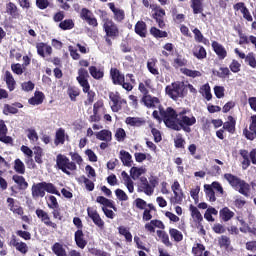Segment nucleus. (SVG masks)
<instances>
[{"label":"nucleus","instance_id":"49","mask_svg":"<svg viewBox=\"0 0 256 256\" xmlns=\"http://www.w3.org/2000/svg\"><path fill=\"white\" fill-rule=\"evenodd\" d=\"M204 191L206 193V197L209 198V201L211 203H215V201H217V197H215V190L213 189V187L211 185L205 184Z\"/></svg>","mask_w":256,"mask_h":256},{"label":"nucleus","instance_id":"11","mask_svg":"<svg viewBox=\"0 0 256 256\" xmlns=\"http://www.w3.org/2000/svg\"><path fill=\"white\" fill-rule=\"evenodd\" d=\"M87 215L98 229H101V230L105 229V221H103L97 209L93 207H88Z\"/></svg>","mask_w":256,"mask_h":256},{"label":"nucleus","instance_id":"12","mask_svg":"<svg viewBox=\"0 0 256 256\" xmlns=\"http://www.w3.org/2000/svg\"><path fill=\"white\" fill-rule=\"evenodd\" d=\"M80 19L82 21H86L90 27H99V22H97V18L89 8H82L80 11Z\"/></svg>","mask_w":256,"mask_h":256},{"label":"nucleus","instance_id":"19","mask_svg":"<svg viewBox=\"0 0 256 256\" xmlns=\"http://www.w3.org/2000/svg\"><path fill=\"white\" fill-rule=\"evenodd\" d=\"M19 109H23V104L20 102L13 103L12 105L5 104L3 108L4 115H17L19 113Z\"/></svg>","mask_w":256,"mask_h":256},{"label":"nucleus","instance_id":"25","mask_svg":"<svg viewBox=\"0 0 256 256\" xmlns=\"http://www.w3.org/2000/svg\"><path fill=\"white\" fill-rule=\"evenodd\" d=\"M126 125H130V127H143L147 124V121L141 117H127L125 120Z\"/></svg>","mask_w":256,"mask_h":256},{"label":"nucleus","instance_id":"55","mask_svg":"<svg viewBox=\"0 0 256 256\" xmlns=\"http://www.w3.org/2000/svg\"><path fill=\"white\" fill-rule=\"evenodd\" d=\"M169 235H170L171 239H174V241H176V243L183 241V233H181V231H179L175 228L169 229Z\"/></svg>","mask_w":256,"mask_h":256},{"label":"nucleus","instance_id":"57","mask_svg":"<svg viewBox=\"0 0 256 256\" xmlns=\"http://www.w3.org/2000/svg\"><path fill=\"white\" fill-rule=\"evenodd\" d=\"M36 7L43 11L48 7L53 8V3L51 0H36Z\"/></svg>","mask_w":256,"mask_h":256},{"label":"nucleus","instance_id":"14","mask_svg":"<svg viewBox=\"0 0 256 256\" xmlns=\"http://www.w3.org/2000/svg\"><path fill=\"white\" fill-rule=\"evenodd\" d=\"M108 7L112 11L116 23H123L125 21V10L115 7L113 2L108 3Z\"/></svg>","mask_w":256,"mask_h":256},{"label":"nucleus","instance_id":"45","mask_svg":"<svg viewBox=\"0 0 256 256\" xmlns=\"http://www.w3.org/2000/svg\"><path fill=\"white\" fill-rule=\"evenodd\" d=\"M190 7L193 10L194 15L203 13V0H191Z\"/></svg>","mask_w":256,"mask_h":256},{"label":"nucleus","instance_id":"31","mask_svg":"<svg viewBox=\"0 0 256 256\" xmlns=\"http://www.w3.org/2000/svg\"><path fill=\"white\" fill-rule=\"evenodd\" d=\"M12 181L18 185L20 191H25L29 187V183L25 180V177L20 175H13Z\"/></svg>","mask_w":256,"mask_h":256},{"label":"nucleus","instance_id":"4","mask_svg":"<svg viewBox=\"0 0 256 256\" xmlns=\"http://www.w3.org/2000/svg\"><path fill=\"white\" fill-rule=\"evenodd\" d=\"M224 179L227 180L229 185L232 186L235 191H238V193L244 195V197H249L251 193V185L245 182V180H242L238 176L231 173L224 174Z\"/></svg>","mask_w":256,"mask_h":256},{"label":"nucleus","instance_id":"39","mask_svg":"<svg viewBox=\"0 0 256 256\" xmlns=\"http://www.w3.org/2000/svg\"><path fill=\"white\" fill-rule=\"evenodd\" d=\"M142 103L148 108L155 107V104L159 103V98L146 94L142 97Z\"/></svg>","mask_w":256,"mask_h":256},{"label":"nucleus","instance_id":"43","mask_svg":"<svg viewBox=\"0 0 256 256\" xmlns=\"http://www.w3.org/2000/svg\"><path fill=\"white\" fill-rule=\"evenodd\" d=\"M6 13H8V15H11L13 19H17L19 17V9L17 8V5H15V3L13 2H9L6 5Z\"/></svg>","mask_w":256,"mask_h":256},{"label":"nucleus","instance_id":"63","mask_svg":"<svg viewBox=\"0 0 256 256\" xmlns=\"http://www.w3.org/2000/svg\"><path fill=\"white\" fill-rule=\"evenodd\" d=\"M243 135L248 139V141H255L256 139V128L254 130H250L246 128L243 129Z\"/></svg>","mask_w":256,"mask_h":256},{"label":"nucleus","instance_id":"62","mask_svg":"<svg viewBox=\"0 0 256 256\" xmlns=\"http://www.w3.org/2000/svg\"><path fill=\"white\" fill-rule=\"evenodd\" d=\"M157 236L159 237V239H161L162 243H164V245H171V242L169 241V234H167V232L162 231V230H157Z\"/></svg>","mask_w":256,"mask_h":256},{"label":"nucleus","instance_id":"27","mask_svg":"<svg viewBox=\"0 0 256 256\" xmlns=\"http://www.w3.org/2000/svg\"><path fill=\"white\" fill-rule=\"evenodd\" d=\"M236 125H237V120H235L233 116H228V121L223 123L222 129H224V131H227L231 135H235Z\"/></svg>","mask_w":256,"mask_h":256},{"label":"nucleus","instance_id":"8","mask_svg":"<svg viewBox=\"0 0 256 256\" xmlns=\"http://www.w3.org/2000/svg\"><path fill=\"white\" fill-rule=\"evenodd\" d=\"M174 196L170 199L172 205H183V200L185 199V193L181 188L179 181L175 180L171 186Z\"/></svg>","mask_w":256,"mask_h":256},{"label":"nucleus","instance_id":"61","mask_svg":"<svg viewBox=\"0 0 256 256\" xmlns=\"http://www.w3.org/2000/svg\"><path fill=\"white\" fill-rule=\"evenodd\" d=\"M185 140L183 139V134L176 135L174 139V146L176 149H185Z\"/></svg>","mask_w":256,"mask_h":256},{"label":"nucleus","instance_id":"42","mask_svg":"<svg viewBox=\"0 0 256 256\" xmlns=\"http://www.w3.org/2000/svg\"><path fill=\"white\" fill-rule=\"evenodd\" d=\"M149 89H151V79H146L138 85V91L142 93L143 97L149 95Z\"/></svg>","mask_w":256,"mask_h":256},{"label":"nucleus","instance_id":"18","mask_svg":"<svg viewBox=\"0 0 256 256\" xmlns=\"http://www.w3.org/2000/svg\"><path fill=\"white\" fill-rule=\"evenodd\" d=\"M36 49H37V54L43 58H45V53L48 56H51L53 53V48L51 46L47 45V43H45V42L37 43Z\"/></svg>","mask_w":256,"mask_h":256},{"label":"nucleus","instance_id":"1","mask_svg":"<svg viewBox=\"0 0 256 256\" xmlns=\"http://www.w3.org/2000/svg\"><path fill=\"white\" fill-rule=\"evenodd\" d=\"M100 19L103 23V31L105 33L104 39L109 47L113 45L111 39H117L119 37V26L107 16V11L100 10Z\"/></svg>","mask_w":256,"mask_h":256},{"label":"nucleus","instance_id":"33","mask_svg":"<svg viewBox=\"0 0 256 256\" xmlns=\"http://www.w3.org/2000/svg\"><path fill=\"white\" fill-rule=\"evenodd\" d=\"M4 81L6 82V85L9 89V91H15V85H17V82H15V78H13V74L9 70L5 72L4 75Z\"/></svg>","mask_w":256,"mask_h":256},{"label":"nucleus","instance_id":"23","mask_svg":"<svg viewBox=\"0 0 256 256\" xmlns=\"http://www.w3.org/2000/svg\"><path fill=\"white\" fill-rule=\"evenodd\" d=\"M212 49H213L214 53H216V55L218 56V58L220 60H223V59H225V57H227V50L219 42L213 41Z\"/></svg>","mask_w":256,"mask_h":256},{"label":"nucleus","instance_id":"34","mask_svg":"<svg viewBox=\"0 0 256 256\" xmlns=\"http://www.w3.org/2000/svg\"><path fill=\"white\" fill-rule=\"evenodd\" d=\"M45 100V94L41 91H36L34 97L28 100L30 105H41Z\"/></svg>","mask_w":256,"mask_h":256},{"label":"nucleus","instance_id":"28","mask_svg":"<svg viewBox=\"0 0 256 256\" xmlns=\"http://www.w3.org/2000/svg\"><path fill=\"white\" fill-rule=\"evenodd\" d=\"M119 159L124 165V167H132L133 165V156L125 150H121L119 154Z\"/></svg>","mask_w":256,"mask_h":256},{"label":"nucleus","instance_id":"47","mask_svg":"<svg viewBox=\"0 0 256 256\" xmlns=\"http://www.w3.org/2000/svg\"><path fill=\"white\" fill-rule=\"evenodd\" d=\"M151 211H157V208L153 203L148 204V208L144 209L142 219L143 221H151L153 219V215H151Z\"/></svg>","mask_w":256,"mask_h":256},{"label":"nucleus","instance_id":"48","mask_svg":"<svg viewBox=\"0 0 256 256\" xmlns=\"http://www.w3.org/2000/svg\"><path fill=\"white\" fill-rule=\"evenodd\" d=\"M58 27L61 28L62 31H71V29H75V22L73 19H65L59 23Z\"/></svg>","mask_w":256,"mask_h":256},{"label":"nucleus","instance_id":"38","mask_svg":"<svg viewBox=\"0 0 256 256\" xmlns=\"http://www.w3.org/2000/svg\"><path fill=\"white\" fill-rule=\"evenodd\" d=\"M67 95L70 98V101H77V97L81 95V89H79L77 86H69L67 89Z\"/></svg>","mask_w":256,"mask_h":256},{"label":"nucleus","instance_id":"26","mask_svg":"<svg viewBox=\"0 0 256 256\" xmlns=\"http://www.w3.org/2000/svg\"><path fill=\"white\" fill-rule=\"evenodd\" d=\"M157 63H159L157 58H150L148 59L146 64L149 73H151V75H154V77L159 76V67L157 66Z\"/></svg>","mask_w":256,"mask_h":256},{"label":"nucleus","instance_id":"41","mask_svg":"<svg viewBox=\"0 0 256 256\" xmlns=\"http://www.w3.org/2000/svg\"><path fill=\"white\" fill-rule=\"evenodd\" d=\"M193 55L196 57V59H206L207 58V50H205V47L198 45L195 46L193 49Z\"/></svg>","mask_w":256,"mask_h":256},{"label":"nucleus","instance_id":"5","mask_svg":"<svg viewBox=\"0 0 256 256\" xmlns=\"http://www.w3.org/2000/svg\"><path fill=\"white\" fill-rule=\"evenodd\" d=\"M159 113L166 127L175 131V129H177V117L179 112L173 109V107H167L166 109H164L162 106H160Z\"/></svg>","mask_w":256,"mask_h":256},{"label":"nucleus","instance_id":"35","mask_svg":"<svg viewBox=\"0 0 256 256\" xmlns=\"http://www.w3.org/2000/svg\"><path fill=\"white\" fill-rule=\"evenodd\" d=\"M121 177L124 181V185L127 187L129 193H133L135 191V186L133 185V180L131 179V176L127 174L125 171H122Z\"/></svg>","mask_w":256,"mask_h":256},{"label":"nucleus","instance_id":"36","mask_svg":"<svg viewBox=\"0 0 256 256\" xmlns=\"http://www.w3.org/2000/svg\"><path fill=\"white\" fill-rule=\"evenodd\" d=\"M89 73L93 79H96L99 81L100 79H103L105 77V72L101 68H97L96 66H90L89 67Z\"/></svg>","mask_w":256,"mask_h":256},{"label":"nucleus","instance_id":"21","mask_svg":"<svg viewBox=\"0 0 256 256\" xmlns=\"http://www.w3.org/2000/svg\"><path fill=\"white\" fill-rule=\"evenodd\" d=\"M134 31L136 35L145 39V37H147V23L143 20L138 21L134 26Z\"/></svg>","mask_w":256,"mask_h":256},{"label":"nucleus","instance_id":"32","mask_svg":"<svg viewBox=\"0 0 256 256\" xmlns=\"http://www.w3.org/2000/svg\"><path fill=\"white\" fill-rule=\"evenodd\" d=\"M145 173H147V169H145L143 167L133 166L130 169V177H131V179H133V181H137V179H139L141 177V175H145Z\"/></svg>","mask_w":256,"mask_h":256},{"label":"nucleus","instance_id":"50","mask_svg":"<svg viewBox=\"0 0 256 256\" xmlns=\"http://www.w3.org/2000/svg\"><path fill=\"white\" fill-rule=\"evenodd\" d=\"M44 185V193H51L52 195H58V197H61V193L57 191V187L54 186L51 182H42Z\"/></svg>","mask_w":256,"mask_h":256},{"label":"nucleus","instance_id":"60","mask_svg":"<svg viewBox=\"0 0 256 256\" xmlns=\"http://www.w3.org/2000/svg\"><path fill=\"white\" fill-rule=\"evenodd\" d=\"M138 191H141V192L145 193V195H148V196L153 195V193L155 192V190H153V187H151L149 182L146 184H141L140 187L138 188Z\"/></svg>","mask_w":256,"mask_h":256},{"label":"nucleus","instance_id":"15","mask_svg":"<svg viewBox=\"0 0 256 256\" xmlns=\"http://www.w3.org/2000/svg\"><path fill=\"white\" fill-rule=\"evenodd\" d=\"M233 7H234V11H240V13H242L243 18L246 21H249V22L253 21V16L251 15V12H249V8L245 6L244 2H238Z\"/></svg>","mask_w":256,"mask_h":256},{"label":"nucleus","instance_id":"10","mask_svg":"<svg viewBox=\"0 0 256 256\" xmlns=\"http://www.w3.org/2000/svg\"><path fill=\"white\" fill-rule=\"evenodd\" d=\"M35 214L36 217H38V219H40V221L46 225V227H51V229L57 231V223L51 221V216H49V213L41 208H37Z\"/></svg>","mask_w":256,"mask_h":256},{"label":"nucleus","instance_id":"9","mask_svg":"<svg viewBox=\"0 0 256 256\" xmlns=\"http://www.w3.org/2000/svg\"><path fill=\"white\" fill-rule=\"evenodd\" d=\"M109 99L112 102L111 109L113 113H119L123 109V105H127V100L121 98L119 92H110Z\"/></svg>","mask_w":256,"mask_h":256},{"label":"nucleus","instance_id":"29","mask_svg":"<svg viewBox=\"0 0 256 256\" xmlns=\"http://www.w3.org/2000/svg\"><path fill=\"white\" fill-rule=\"evenodd\" d=\"M219 217L224 223H227L228 221H231L233 217H235V212L231 211L229 207H224L219 211Z\"/></svg>","mask_w":256,"mask_h":256},{"label":"nucleus","instance_id":"40","mask_svg":"<svg viewBox=\"0 0 256 256\" xmlns=\"http://www.w3.org/2000/svg\"><path fill=\"white\" fill-rule=\"evenodd\" d=\"M187 63L188 61L183 55L176 53V58H174L172 65L175 69H179V67H186Z\"/></svg>","mask_w":256,"mask_h":256},{"label":"nucleus","instance_id":"20","mask_svg":"<svg viewBox=\"0 0 256 256\" xmlns=\"http://www.w3.org/2000/svg\"><path fill=\"white\" fill-rule=\"evenodd\" d=\"M69 139V135L65 134V129L59 128L56 130L54 145L59 147V145H65V140Z\"/></svg>","mask_w":256,"mask_h":256},{"label":"nucleus","instance_id":"24","mask_svg":"<svg viewBox=\"0 0 256 256\" xmlns=\"http://www.w3.org/2000/svg\"><path fill=\"white\" fill-rule=\"evenodd\" d=\"M74 241L79 249L87 247V241L85 240V233H83V230H77L74 233Z\"/></svg>","mask_w":256,"mask_h":256},{"label":"nucleus","instance_id":"13","mask_svg":"<svg viewBox=\"0 0 256 256\" xmlns=\"http://www.w3.org/2000/svg\"><path fill=\"white\" fill-rule=\"evenodd\" d=\"M165 15V9L159 5L152 9V19L156 21L160 29H165Z\"/></svg>","mask_w":256,"mask_h":256},{"label":"nucleus","instance_id":"51","mask_svg":"<svg viewBox=\"0 0 256 256\" xmlns=\"http://www.w3.org/2000/svg\"><path fill=\"white\" fill-rule=\"evenodd\" d=\"M181 73L185 75L186 77H191L192 79H195V77H201L203 74L198 70H191L189 68H181Z\"/></svg>","mask_w":256,"mask_h":256},{"label":"nucleus","instance_id":"56","mask_svg":"<svg viewBox=\"0 0 256 256\" xmlns=\"http://www.w3.org/2000/svg\"><path fill=\"white\" fill-rule=\"evenodd\" d=\"M171 14L173 21H175V23H183V21H185V14H179L177 7H173L171 9Z\"/></svg>","mask_w":256,"mask_h":256},{"label":"nucleus","instance_id":"64","mask_svg":"<svg viewBox=\"0 0 256 256\" xmlns=\"http://www.w3.org/2000/svg\"><path fill=\"white\" fill-rule=\"evenodd\" d=\"M203 251H205V245L197 243L196 246L192 248V253L194 256H203Z\"/></svg>","mask_w":256,"mask_h":256},{"label":"nucleus","instance_id":"17","mask_svg":"<svg viewBox=\"0 0 256 256\" xmlns=\"http://www.w3.org/2000/svg\"><path fill=\"white\" fill-rule=\"evenodd\" d=\"M31 191H32L33 199H39V197L40 198L45 197V187L43 185V182H38L36 184H33Z\"/></svg>","mask_w":256,"mask_h":256},{"label":"nucleus","instance_id":"37","mask_svg":"<svg viewBox=\"0 0 256 256\" xmlns=\"http://www.w3.org/2000/svg\"><path fill=\"white\" fill-rule=\"evenodd\" d=\"M239 154L243 158L242 169H244V170L245 169H249V167L251 166V160H250V156H249V151H247L245 149H241L239 151Z\"/></svg>","mask_w":256,"mask_h":256},{"label":"nucleus","instance_id":"53","mask_svg":"<svg viewBox=\"0 0 256 256\" xmlns=\"http://www.w3.org/2000/svg\"><path fill=\"white\" fill-rule=\"evenodd\" d=\"M150 34H152V36L156 39H163L165 37H168L167 31H162L155 26L150 28Z\"/></svg>","mask_w":256,"mask_h":256},{"label":"nucleus","instance_id":"16","mask_svg":"<svg viewBox=\"0 0 256 256\" xmlns=\"http://www.w3.org/2000/svg\"><path fill=\"white\" fill-rule=\"evenodd\" d=\"M80 87H88L89 84V72L85 68H80L78 70V76L76 78Z\"/></svg>","mask_w":256,"mask_h":256},{"label":"nucleus","instance_id":"54","mask_svg":"<svg viewBox=\"0 0 256 256\" xmlns=\"http://www.w3.org/2000/svg\"><path fill=\"white\" fill-rule=\"evenodd\" d=\"M218 245L221 249H229V247H231V238H229V236L222 235L218 238Z\"/></svg>","mask_w":256,"mask_h":256},{"label":"nucleus","instance_id":"7","mask_svg":"<svg viewBox=\"0 0 256 256\" xmlns=\"http://www.w3.org/2000/svg\"><path fill=\"white\" fill-rule=\"evenodd\" d=\"M56 165L58 169H60V171L66 175H71L70 171L77 170V164H75V162H71V160H69V158L63 154L57 155Z\"/></svg>","mask_w":256,"mask_h":256},{"label":"nucleus","instance_id":"44","mask_svg":"<svg viewBox=\"0 0 256 256\" xmlns=\"http://www.w3.org/2000/svg\"><path fill=\"white\" fill-rule=\"evenodd\" d=\"M52 252L56 256H67V250H65V248L63 247V244L59 242H55L52 245Z\"/></svg>","mask_w":256,"mask_h":256},{"label":"nucleus","instance_id":"22","mask_svg":"<svg viewBox=\"0 0 256 256\" xmlns=\"http://www.w3.org/2000/svg\"><path fill=\"white\" fill-rule=\"evenodd\" d=\"M95 136L98 141H105L106 143H111V141H113V133H111V130L108 129H103L96 132Z\"/></svg>","mask_w":256,"mask_h":256},{"label":"nucleus","instance_id":"2","mask_svg":"<svg viewBox=\"0 0 256 256\" xmlns=\"http://www.w3.org/2000/svg\"><path fill=\"white\" fill-rule=\"evenodd\" d=\"M126 77L129 79L130 83L125 82V74L120 72L118 68L110 69V78L113 85H120L125 91H133V85L136 83L135 76L133 74H126Z\"/></svg>","mask_w":256,"mask_h":256},{"label":"nucleus","instance_id":"58","mask_svg":"<svg viewBox=\"0 0 256 256\" xmlns=\"http://www.w3.org/2000/svg\"><path fill=\"white\" fill-rule=\"evenodd\" d=\"M14 171L20 175H25V164L21 159H16L14 162Z\"/></svg>","mask_w":256,"mask_h":256},{"label":"nucleus","instance_id":"6","mask_svg":"<svg viewBox=\"0 0 256 256\" xmlns=\"http://www.w3.org/2000/svg\"><path fill=\"white\" fill-rule=\"evenodd\" d=\"M165 91L171 99L177 101V99H183L187 95V86L185 82L176 81L166 86Z\"/></svg>","mask_w":256,"mask_h":256},{"label":"nucleus","instance_id":"46","mask_svg":"<svg viewBox=\"0 0 256 256\" xmlns=\"http://www.w3.org/2000/svg\"><path fill=\"white\" fill-rule=\"evenodd\" d=\"M190 212H191V217L194 221V223H198L200 221H203V215H201V212L197 207H195L193 204L190 205Z\"/></svg>","mask_w":256,"mask_h":256},{"label":"nucleus","instance_id":"30","mask_svg":"<svg viewBox=\"0 0 256 256\" xmlns=\"http://www.w3.org/2000/svg\"><path fill=\"white\" fill-rule=\"evenodd\" d=\"M83 93L87 94V99L84 101V105H93V102L95 101V91L91 90V84H88V86H82Z\"/></svg>","mask_w":256,"mask_h":256},{"label":"nucleus","instance_id":"52","mask_svg":"<svg viewBox=\"0 0 256 256\" xmlns=\"http://www.w3.org/2000/svg\"><path fill=\"white\" fill-rule=\"evenodd\" d=\"M200 93L205 96L206 101H211V99H213V94H211V86H209V83L201 86Z\"/></svg>","mask_w":256,"mask_h":256},{"label":"nucleus","instance_id":"3","mask_svg":"<svg viewBox=\"0 0 256 256\" xmlns=\"http://www.w3.org/2000/svg\"><path fill=\"white\" fill-rule=\"evenodd\" d=\"M189 109L183 108L181 111H178V116L176 119V128L174 131H181L183 129L185 133H191V127L197 123V118L191 114L187 116Z\"/></svg>","mask_w":256,"mask_h":256},{"label":"nucleus","instance_id":"59","mask_svg":"<svg viewBox=\"0 0 256 256\" xmlns=\"http://www.w3.org/2000/svg\"><path fill=\"white\" fill-rule=\"evenodd\" d=\"M245 63H247V65H249V67H251L252 69H256L255 53L249 52V53L246 55Z\"/></svg>","mask_w":256,"mask_h":256}]
</instances>
